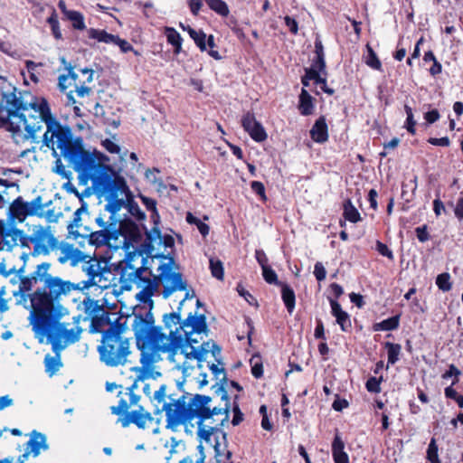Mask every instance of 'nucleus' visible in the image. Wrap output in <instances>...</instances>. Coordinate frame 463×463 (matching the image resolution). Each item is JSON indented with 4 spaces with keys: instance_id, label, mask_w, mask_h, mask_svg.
Wrapping results in <instances>:
<instances>
[{
    "instance_id": "obj_29",
    "label": "nucleus",
    "mask_w": 463,
    "mask_h": 463,
    "mask_svg": "<svg viewBox=\"0 0 463 463\" xmlns=\"http://www.w3.org/2000/svg\"><path fill=\"white\" fill-rule=\"evenodd\" d=\"M89 37L100 43L116 44L118 35L109 33L104 30L91 28L89 30Z\"/></svg>"
},
{
    "instance_id": "obj_12",
    "label": "nucleus",
    "mask_w": 463,
    "mask_h": 463,
    "mask_svg": "<svg viewBox=\"0 0 463 463\" xmlns=\"http://www.w3.org/2000/svg\"><path fill=\"white\" fill-rule=\"evenodd\" d=\"M33 232L31 234V244L33 246L31 251L32 257L47 256L52 250L59 249V241L51 225L33 224Z\"/></svg>"
},
{
    "instance_id": "obj_35",
    "label": "nucleus",
    "mask_w": 463,
    "mask_h": 463,
    "mask_svg": "<svg viewBox=\"0 0 463 463\" xmlns=\"http://www.w3.org/2000/svg\"><path fill=\"white\" fill-rule=\"evenodd\" d=\"M72 24V27L77 30H84L86 28L84 17L81 13L72 10L66 16Z\"/></svg>"
},
{
    "instance_id": "obj_15",
    "label": "nucleus",
    "mask_w": 463,
    "mask_h": 463,
    "mask_svg": "<svg viewBox=\"0 0 463 463\" xmlns=\"http://www.w3.org/2000/svg\"><path fill=\"white\" fill-rule=\"evenodd\" d=\"M82 270L88 275V280L84 282L83 288L96 286L101 289L108 288L111 286L110 279H105L100 281L105 275H110V272L105 269H101L99 263L96 260L85 261L82 265Z\"/></svg>"
},
{
    "instance_id": "obj_49",
    "label": "nucleus",
    "mask_w": 463,
    "mask_h": 463,
    "mask_svg": "<svg viewBox=\"0 0 463 463\" xmlns=\"http://www.w3.org/2000/svg\"><path fill=\"white\" fill-rule=\"evenodd\" d=\"M48 23L50 24L52 27V31L53 33V36L56 39H61V33L59 26V21L57 20L56 16L52 15L48 18Z\"/></svg>"
},
{
    "instance_id": "obj_13",
    "label": "nucleus",
    "mask_w": 463,
    "mask_h": 463,
    "mask_svg": "<svg viewBox=\"0 0 463 463\" xmlns=\"http://www.w3.org/2000/svg\"><path fill=\"white\" fill-rule=\"evenodd\" d=\"M24 266L16 270L15 269H6V265L4 261L0 262V274L5 277L13 275L10 279L12 286V294L15 300L16 305H22L25 308L27 307V300L29 298V277L24 275Z\"/></svg>"
},
{
    "instance_id": "obj_58",
    "label": "nucleus",
    "mask_w": 463,
    "mask_h": 463,
    "mask_svg": "<svg viewBox=\"0 0 463 463\" xmlns=\"http://www.w3.org/2000/svg\"><path fill=\"white\" fill-rule=\"evenodd\" d=\"M428 142L433 146H449L450 145V140L448 137H443L440 138L430 137Z\"/></svg>"
},
{
    "instance_id": "obj_16",
    "label": "nucleus",
    "mask_w": 463,
    "mask_h": 463,
    "mask_svg": "<svg viewBox=\"0 0 463 463\" xmlns=\"http://www.w3.org/2000/svg\"><path fill=\"white\" fill-rule=\"evenodd\" d=\"M62 215L60 212H55L52 202H43L42 196H37L31 201V216L44 218L47 223H55Z\"/></svg>"
},
{
    "instance_id": "obj_43",
    "label": "nucleus",
    "mask_w": 463,
    "mask_h": 463,
    "mask_svg": "<svg viewBox=\"0 0 463 463\" xmlns=\"http://www.w3.org/2000/svg\"><path fill=\"white\" fill-rule=\"evenodd\" d=\"M128 212L129 213L134 216L137 221H143L146 219V214L141 209L139 208L138 204L134 202L130 201L128 203Z\"/></svg>"
},
{
    "instance_id": "obj_31",
    "label": "nucleus",
    "mask_w": 463,
    "mask_h": 463,
    "mask_svg": "<svg viewBox=\"0 0 463 463\" xmlns=\"http://www.w3.org/2000/svg\"><path fill=\"white\" fill-rule=\"evenodd\" d=\"M167 42L175 47V52L179 53L182 49V37L179 33L172 27H165Z\"/></svg>"
},
{
    "instance_id": "obj_28",
    "label": "nucleus",
    "mask_w": 463,
    "mask_h": 463,
    "mask_svg": "<svg viewBox=\"0 0 463 463\" xmlns=\"http://www.w3.org/2000/svg\"><path fill=\"white\" fill-rule=\"evenodd\" d=\"M180 27L184 31H187L190 37L194 41V43L202 52L206 51V34L203 31H196L193 29L190 25L185 26L182 23H180Z\"/></svg>"
},
{
    "instance_id": "obj_3",
    "label": "nucleus",
    "mask_w": 463,
    "mask_h": 463,
    "mask_svg": "<svg viewBox=\"0 0 463 463\" xmlns=\"http://www.w3.org/2000/svg\"><path fill=\"white\" fill-rule=\"evenodd\" d=\"M217 392L224 401L223 407L211 406L212 397L203 394L192 395L184 392L176 395L167 392V386L162 384L153 395L155 413L165 412L166 427L176 430L179 426L194 427L196 420L197 435L201 440L211 442L212 435L229 419L230 402L227 391L218 387Z\"/></svg>"
},
{
    "instance_id": "obj_6",
    "label": "nucleus",
    "mask_w": 463,
    "mask_h": 463,
    "mask_svg": "<svg viewBox=\"0 0 463 463\" xmlns=\"http://www.w3.org/2000/svg\"><path fill=\"white\" fill-rule=\"evenodd\" d=\"M26 109L21 92L0 76V128L10 132L16 144L25 143L29 138Z\"/></svg>"
},
{
    "instance_id": "obj_52",
    "label": "nucleus",
    "mask_w": 463,
    "mask_h": 463,
    "mask_svg": "<svg viewBox=\"0 0 463 463\" xmlns=\"http://www.w3.org/2000/svg\"><path fill=\"white\" fill-rule=\"evenodd\" d=\"M0 51L14 58L20 56L17 51L13 49L9 43L0 42Z\"/></svg>"
},
{
    "instance_id": "obj_30",
    "label": "nucleus",
    "mask_w": 463,
    "mask_h": 463,
    "mask_svg": "<svg viewBox=\"0 0 463 463\" xmlns=\"http://www.w3.org/2000/svg\"><path fill=\"white\" fill-rule=\"evenodd\" d=\"M400 316H394L373 325L374 331H392L398 328Z\"/></svg>"
},
{
    "instance_id": "obj_46",
    "label": "nucleus",
    "mask_w": 463,
    "mask_h": 463,
    "mask_svg": "<svg viewBox=\"0 0 463 463\" xmlns=\"http://www.w3.org/2000/svg\"><path fill=\"white\" fill-rule=\"evenodd\" d=\"M381 380L382 378L377 379L376 377H370L365 383L367 391L373 393H379L381 392Z\"/></svg>"
},
{
    "instance_id": "obj_59",
    "label": "nucleus",
    "mask_w": 463,
    "mask_h": 463,
    "mask_svg": "<svg viewBox=\"0 0 463 463\" xmlns=\"http://www.w3.org/2000/svg\"><path fill=\"white\" fill-rule=\"evenodd\" d=\"M255 257L261 269L268 267V258L262 250H256Z\"/></svg>"
},
{
    "instance_id": "obj_62",
    "label": "nucleus",
    "mask_w": 463,
    "mask_h": 463,
    "mask_svg": "<svg viewBox=\"0 0 463 463\" xmlns=\"http://www.w3.org/2000/svg\"><path fill=\"white\" fill-rule=\"evenodd\" d=\"M115 45H118L122 52L126 53L133 50L132 45L126 40L118 37L117 43Z\"/></svg>"
},
{
    "instance_id": "obj_4",
    "label": "nucleus",
    "mask_w": 463,
    "mask_h": 463,
    "mask_svg": "<svg viewBox=\"0 0 463 463\" xmlns=\"http://www.w3.org/2000/svg\"><path fill=\"white\" fill-rule=\"evenodd\" d=\"M104 160H108L104 154L87 150L68 165L78 173L80 184L87 185L91 182L94 190L108 201L105 209L113 216L125 205L124 197L128 195V187L125 179L105 165Z\"/></svg>"
},
{
    "instance_id": "obj_20",
    "label": "nucleus",
    "mask_w": 463,
    "mask_h": 463,
    "mask_svg": "<svg viewBox=\"0 0 463 463\" xmlns=\"http://www.w3.org/2000/svg\"><path fill=\"white\" fill-rule=\"evenodd\" d=\"M59 249L60 255L58 257V261L61 264L70 262L71 266H76L86 257L82 251L68 243L61 245Z\"/></svg>"
},
{
    "instance_id": "obj_61",
    "label": "nucleus",
    "mask_w": 463,
    "mask_h": 463,
    "mask_svg": "<svg viewBox=\"0 0 463 463\" xmlns=\"http://www.w3.org/2000/svg\"><path fill=\"white\" fill-rule=\"evenodd\" d=\"M329 302L332 309V315L335 317H337V316H340L345 312L342 309L341 305L336 300L330 298Z\"/></svg>"
},
{
    "instance_id": "obj_60",
    "label": "nucleus",
    "mask_w": 463,
    "mask_h": 463,
    "mask_svg": "<svg viewBox=\"0 0 463 463\" xmlns=\"http://www.w3.org/2000/svg\"><path fill=\"white\" fill-rule=\"evenodd\" d=\"M243 420V413L241 411L239 405H234L233 407V418L232 420V424L234 426L239 425Z\"/></svg>"
},
{
    "instance_id": "obj_38",
    "label": "nucleus",
    "mask_w": 463,
    "mask_h": 463,
    "mask_svg": "<svg viewBox=\"0 0 463 463\" xmlns=\"http://www.w3.org/2000/svg\"><path fill=\"white\" fill-rule=\"evenodd\" d=\"M438 450L436 439L432 438L427 449V459L430 460V463H441L439 458Z\"/></svg>"
},
{
    "instance_id": "obj_9",
    "label": "nucleus",
    "mask_w": 463,
    "mask_h": 463,
    "mask_svg": "<svg viewBox=\"0 0 463 463\" xmlns=\"http://www.w3.org/2000/svg\"><path fill=\"white\" fill-rule=\"evenodd\" d=\"M137 379L135 380L125 392H118V404L111 406L110 411L112 414L119 416L118 422L123 428H128L133 423L138 429L145 430L147 422L151 423L154 419L150 412L146 411L143 406L138 405L141 397L135 393V390L137 388Z\"/></svg>"
},
{
    "instance_id": "obj_54",
    "label": "nucleus",
    "mask_w": 463,
    "mask_h": 463,
    "mask_svg": "<svg viewBox=\"0 0 463 463\" xmlns=\"http://www.w3.org/2000/svg\"><path fill=\"white\" fill-rule=\"evenodd\" d=\"M416 236L420 242L430 240V234L427 231V225H422L415 229Z\"/></svg>"
},
{
    "instance_id": "obj_26",
    "label": "nucleus",
    "mask_w": 463,
    "mask_h": 463,
    "mask_svg": "<svg viewBox=\"0 0 463 463\" xmlns=\"http://www.w3.org/2000/svg\"><path fill=\"white\" fill-rule=\"evenodd\" d=\"M281 298L285 304V307L289 314H291L295 308L296 296L293 288L288 284L282 283L281 285Z\"/></svg>"
},
{
    "instance_id": "obj_33",
    "label": "nucleus",
    "mask_w": 463,
    "mask_h": 463,
    "mask_svg": "<svg viewBox=\"0 0 463 463\" xmlns=\"http://www.w3.org/2000/svg\"><path fill=\"white\" fill-rule=\"evenodd\" d=\"M384 347L388 353V364H394L399 360V355L402 351V346L399 344L391 342L384 343Z\"/></svg>"
},
{
    "instance_id": "obj_55",
    "label": "nucleus",
    "mask_w": 463,
    "mask_h": 463,
    "mask_svg": "<svg viewBox=\"0 0 463 463\" xmlns=\"http://www.w3.org/2000/svg\"><path fill=\"white\" fill-rule=\"evenodd\" d=\"M314 275L318 281H322L326 279V271L321 262H317L315 264Z\"/></svg>"
},
{
    "instance_id": "obj_45",
    "label": "nucleus",
    "mask_w": 463,
    "mask_h": 463,
    "mask_svg": "<svg viewBox=\"0 0 463 463\" xmlns=\"http://www.w3.org/2000/svg\"><path fill=\"white\" fill-rule=\"evenodd\" d=\"M335 319H336V323L340 326L342 331L347 332L351 329V327H352L351 319H350V317L347 314V312H345L342 315L337 316V317H335Z\"/></svg>"
},
{
    "instance_id": "obj_57",
    "label": "nucleus",
    "mask_w": 463,
    "mask_h": 463,
    "mask_svg": "<svg viewBox=\"0 0 463 463\" xmlns=\"http://www.w3.org/2000/svg\"><path fill=\"white\" fill-rule=\"evenodd\" d=\"M102 145L105 147V149L111 154H118L120 151L119 146L109 139H105L102 142Z\"/></svg>"
},
{
    "instance_id": "obj_27",
    "label": "nucleus",
    "mask_w": 463,
    "mask_h": 463,
    "mask_svg": "<svg viewBox=\"0 0 463 463\" xmlns=\"http://www.w3.org/2000/svg\"><path fill=\"white\" fill-rule=\"evenodd\" d=\"M88 212V204L87 203L82 201L81 206L77 209L72 216V220L68 224V231L71 234L75 236L79 235V232L76 231L80 226L81 215Z\"/></svg>"
},
{
    "instance_id": "obj_56",
    "label": "nucleus",
    "mask_w": 463,
    "mask_h": 463,
    "mask_svg": "<svg viewBox=\"0 0 463 463\" xmlns=\"http://www.w3.org/2000/svg\"><path fill=\"white\" fill-rule=\"evenodd\" d=\"M250 188L255 194H259L262 199H266L265 187L261 182L252 181L250 183Z\"/></svg>"
},
{
    "instance_id": "obj_5",
    "label": "nucleus",
    "mask_w": 463,
    "mask_h": 463,
    "mask_svg": "<svg viewBox=\"0 0 463 463\" xmlns=\"http://www.w3.org/2000/svg\"><path fill=\"white\" fill-rule=\"evenodd\" d=\"M31 109L37 114L41 122L46 125V131L43 136V143L52 151V156L56 157L53 172L62 178L71 180V172L66 169L61 162V157L69 165L86 152L82 137H75L69 126L61 125L56 119L51 112L50 105L46 99L34 97L31 100Z\"/></svg>"
},
{
    "instance_id": "obj_40",
    "label": "nucleus",
    "mask_w": 463,
    "mask_h": 463,
    "mask_svg": "<svg viewBox=\"0 0 463 463\" xmlns=\"http://www.w3.org/2000/svg\"><path fill=\"white\" fill-rule=\"evenodd\" d=\"M142 202L146 205V209L152 212L151 217L155 225H157L159 222V214L156 211V202L154 199L147 197H142Z\"/></svg>"
},
{
    "instance_id": "obj_2",
    "label": "nucleus",
    "mask_w": 463,
    "mask_h": 463,
    "mask_svg": "<svg viewBox=\"0 0 463 463\" xmlns=\"http://www.w3.org/2000/svg\"><path fill=\"white\" fill-rule=\"evenodd\" d=\"M182 302H179L176 311L165 314L163 323L169 334L163 333L160 326L155 325V318L151 311L145 316L135 315L132 323V330L135 335L137 348L140 350V363L144 367H148L160 361L163 354H168L172 358L178 350L186 358L196 359L203 362L208 354L209 343L198 344L193 335L204 334L207 335L208 326L204 315H194L190 313L184 320L181 319Z\"/></svg>"
},
{
    "instance_id": "obj_22",
    "label": "nucleus",
    "mask_w": 463,
    "mask_h": 463,
    "mask_svg": "<svg viewBox=\"0 0 463 463\" xmlns=\"http://www.w3.org/2000/svg\"><path fill=\"white\" fill-rule=\"evenodd\" d=\"M311 138L317 143H324L328 139V129L324 116L319 117L310 129Z\"/></svg>"
},
{
    "instance_id": "obj_32",
    "label": "nucleus",
    "mask_w": 463,
    "mask_h": 463,
    "mask_svg": "<svg viewBox=\"0 0 463 463\" xmlns=\"http://www.w3.org/2000/svg\"><path fill=\"white\" fill-rule=\"evenodd\" d=\"M344 216L346 220L354 223L361 220L359 212L354 206L350 199L344 203Z\"/></svg>"
},
{
    "instance_id": "obj_11",
    "label": "nucleus",
    "mask_w": 463,
    "mask_h": 463,
    "mask_svg": "<svg viewBox=\"0 0 463 463\" xmlns=\"http://www.w3.org/2000/svg\"><path fill=\"white\" fill-rule=\"evenodd\" d=\"M159 275L158 279L163 285L162 296L164 298H168L174 292L185 290L184 298L180 301L182 306L188 298L194 297V290H187V283L183 279V275L180 272L172 270L171 262L163 263L158 268Z\"/></svg>"
},
{
    "instance_id": "obj_19",
    "label": "nucleus",
    "mask_w": 463,
    "mask_h": 463,
    "mask_svg": "<svg viewBox=\"0 0 463 463\" xmlns=\"http://www.w3.org/2000/svg\"><path fill=\"white\" fill-rule=\"evenodd\" d=\"M28 215L29 204L24 203L21 197H18L11 203L8 213V221L12 225L23 222Z\"/></svg>"
},
{
    "instance_id": "obj_8",
    "label": "nucleus",
    "mask_w": 463,
    "mask_h": 463,
    "mask_svg": "<svg viewBox=\"0 0 463 463\" xmlns=\"http://www.w3.org/2000/svg\"><path fill=\"white\" fill-rule=\"evenodd\" d=\"M128 327L126 322L116 321L104 330L98 352L100 361L109 367L125 365L131 354L130 338L125 334Z\"/></svg>"
},
{
    "instance_id": "obj_44",
    "label": "nucleus",
    "mask_w": 463,
    "mask_h": 463,
    "mask_svg": "<svg viewBox=\"0 0 463 463\" xmlns=\"http://www.w3.org/2000/svg\"><path fill=\"white\" fill-rule=\"evenodd\" d=\"M305 72V80H314L317 85L325 84V78H322L314 69L306 68Z\"/></svg>"
},
{
    "instance_id": "obj_10",
    "label": "nucleus",
    "mask_w": 463,
    "mask_h": 463,
    "mask_svg": "<svg viewBox=\"0 0 463 463\" xmlns=\"http://www.w3.org/2000/svg\"><path fill=\"white\" fill-rule=\"evenodd\" d=\"M141 239V231L133 222L124 221L118 227L103 228L89 234V241L96 247L108 245L118 248L122 244L127 254Z\"/></svg>"
},
{
    "instance_id": "obj_51",
    "label": "nucleus",
    "mask_w": 463,
    "mask_h": 463,
    "mask_svg": "<svg viewBox=\"0 0 463 463\" xmlns=\"http://www.w3.org/2000/svg\"><path fill=\"white\" fill-rule=\"evenodd\" d=\"M376 250L381 255L387 257L389 260H393L392 251L388 248L386 244L381 242L380 241H376Z\"/></svg>"
},
{
    "instance_id": "obj_39",
    "label": "nucleus",
    "mask_w": 463,
    "mask_h": 463,
    "mask_svg": "<svg viewBox=\"0 0 463 463\" xmlns=\"http://www.w3.org/2000/svg\"><path fill=\"white\" fill-rule=\"evenodd\" d=\"M210 269L212 275L217 279H223V266L222 262L219 260L210 259Z\"/></svg>"
},
{
    "instance_id": "obj_42",
    "label": "nucleus",
    "mask_w": 463,
    "mask_h": 463,
    "mask_svg": "<svg viewBox=\"0 0 463 463\" xmlns=\"http://www.w3.org/2000/svg\"><path fill=\"white\" fill-rule=\"evenodd\" d=\"M262 275L265 281L269 284H276L279 286L282 284V282L278 280L276 272L269 266L262 269Z\"/></svg>"
},
{
    "instance_id": "obj_63",
    "label": "nucleus",
    "mask_w": 463,
    "mask_h": 463,
    "mask_svg": "<svg viewBox=\"0 0 463 463\" xmlns=\"http://www.w3.org/2000/svg\"><path fill=\"white\" fill-rule=\"evenodd\" d=\"M424 118L428 123L432 124L439 118V113L437 109H432L425 113Z\"/></svg>"
},
{
    "instance_id": "obj_18",
    "label": "nucleus",
    "mask_w": 463,
    "mask_h": 463,
    "mask_svg": "<svg viewBox=\"0 0 463 463\" xmlns=\"http://www.w3.org/2000/svg\"><path fill=\"white\" fill-rule=\"evenodd\" d=\"M241 124L244 130L254 141L262 142L267 139V133L263 126L256 120L253 113H246L242 117Z\"/></svg>"
},
{
    "instance_id": "obj_25",
    "label": "nucleus",
    "mask_w": 463,
    "mask_h": 463,
    "mask_svg": "<svg viewBox=\"0 0 463 463\" xmlns=\"http://www.w3.org/2000/svg\"><path fill=\"white\" fill-rule=\"evenodd\" d=\"M298 109L300 114L303 116H308L313 113V98L306 89H302L301 93L299 95Z\"/></svg>"
},
{
    "instance_id": "obj_23",
    "label": "nucleus",
    "mask_w": 463,
    "mask_h": 463,
    "mask_svg": "<svg viewBox=\"0 0 463 463\" xmlns=\"http://www.w3.org/2000/svg\"><path fill=\"white\" fill-rule=\"evenodd\" d=\"M48 449L46 436L36 430L31 431V454L37 457L41 450Z\"/></svg>"
},
{
    "instance_id": "obj_7",
    "label": "nucleus",
    "mask_w": 463,
    "mask_h": 463,
    "mask_svg": "<svg viewBox=\"0 0 463 463\" xmlns=\"http://www.w3.org/2000/svg\"><path fill=\"white\" fill-rule=\"evenodd\" d=\"M146 258L141 252H128L124 260H120L115 269L119 275V282L124 289H130L135 284L141 290L137 298L144 303L151 301V298L157 288L156 283L149 278L143 276L147 270Z\"/></svg>"
},
{
    "instance_id": "obj_41",
    "label": "nucleus",
    "mask_w": 463,
    "mask_h": 463,
    "mask_svg": "<svg viewBox=\"0 0 463 463\" xmlns=\"http://www.w3.org/2000/svg\"><path fill=\"white\" fill-rule=\"evenodd\" d=\"M450 276L449 273H441L436 279L438 288L446 292L451 289V283L449 282Z\"/></svg>"
},
{
    "instance_id": "obj_17",
    "label": "nucleus",
    "mask_w": 463,
    "mask_h": 463,
    "mask_svg": "<svg viewBox=\"0 0 463 463\" xmlns=\"http://www.w3.org/2000/svg\"><path fill=\"white\" fill-rule=\"evenodd\" d=\"M22 231L8 228L4 221H0V250H11L19 242L24 244Z\"/></svg>"
},
{
    "instance_id": "obj_37",
    "label": "nucleus",
    "mask_w": 463,
    "mask_h": 463,
    "mask_svg": "<svg viewBox=\"0 0 463 463\" xmlns=\"http://www.w3.org/2000/svg\"><path fill=\"white\" fill-rule=\"evenodd\" d=\"M366 48L368 51V55L365 58V63L369 67H371L374 70H381L382 63H381L380 60L378 59L375 52L373 50V48L369 44L366 45Z\"/></svg>"
},
{
    "instance_id": "obj_36",
    "label": "nucleus",
    "mask_w": 463,
    "mask_h": 463,
    "mask_svg": "<svg viewBox=\"0 0 463 463\" xmlns=\"http://www.w3.org/2000/svg\"><path fill=\"white\" fill-rule=\"evenodd\" d=\"M186 222L190 224H194L197 226V229L199 230L200 233L205 237L209 233V226L203 222L200 219L194 216L191 213H187L186 214Z\"/></svg>"
},
{
    "instance_id": "obj_47",
    "label": "nucleus",
    "mask_w": 463,
    "mask_h": 463,
    "mask_svg": "<svg viewBox=\"0 0 463 463\" xmlns=\"http://www.w3.org/2000/svg\"><path fill=\"white\" fill-rule=\"evenodd\" d=\"M460 371L454 364H450L449 370L442 374V378L447 379L454 376V379L451 383L452 385H454L458 382V375H460Z\"/></svg>"
},
{
    "instance_id": "obj_1",
    "label": "nucleus",
    "mask_w": 463,
    "mask_h": 463,
    "mask_svg": "<svg viewBox=\"0 0 463 463\" xmlns=\"http://www.w3.org/2000/svg\"><path fill=\"white\" fill-rule=\"evenodd\" d=\"M51 267L50 262L44 261L36 265L31 273V286L43 284L31 294V325L40 344L52 345L55 355L47 354L44 364L46 373L52 376L62 366L61 352L77 343L83 329L80 326V316L73 317L72 323L61 321L69 314L68 309L61 304V297L79 287L52 276Z\"/></svg>"
},
{
    "instance_id": "obj_53",
    "label": "nucleus",
    "mask_w": 463,
    "mask_h": 463,
    "mask_svg": "<svg viewBox=\"0 0 463 463\" xmlns=\"http://www.w3.org/2000/svg\"><path fill=\"white\" fill-rule=\"evenodd\" d=\"M111 222H105L104 219L99 215L95 219L96 223L100 228V230H103V228H110V227H118L117 222L114 220L113 216L109 217Z\"/></svg>"
},
{
    "instance_id": "obj_64",
    "label": "nucleus",
    "mask_w": 463,
    "mask_h": 463,
    "mask_svg": "<svg viewBox=\"0 0 463 463\" xmlns=\"http://www.w3.org/2000/svg\"><path fill=\"white\" fill-rule=\"evenodd\" d=\"M455 216L462 220L463 219V197H460L456 204L455 210H454Z\"/></svg>"
},
{
    "instance_id": "obj_24",
    "label": "nucleus",
    "mask_w": 463,
    "mask_h": 463,
    "mask_svg": "<svg viewBox=\"0 0 463 463\" xmlns=\"http://www.w3.org/2000/svg\"><path fill=\"white\" fill-rule=\"evenodd\" d=\"M345 443L339 435H335L332 443V454L335 463H349L348 455L345 452Z\"/></svg>"
},
{
    "instance_id": "obj_50",
    "label": "nucleus",
    "mask_w": 463,
    "mask_h": 463,
    "mask_svg": "<svg viewBox=\"0 0 463 463\" xmlns=\"http://www.w3.org/2000/svg\"><path fill=\"white\" fill-rule=\"evenodd\" d=\"M180 447L184 448V444L181 440H178L176 438L172 437L170 439V456L166 458V460H169L174 456V454L177 453Z\"/></svg>"
},
{
    "instance_id": "obj_34",
    "label": "nucleus",
    "mask_w": 463,
    "mask_h": 463,
    "mask_svg": "<svg viewBox=\"0 0 463 463\" xmlns=\"http://www.w3.org/2000/svg\"><path fill=\"white\" fill-rule=\"evenodd\" d=\"M205 2L210 9L222 16H227L230 13L227 4L222 0H205Z\"/></svg>"
},
{
    "instance_id": "obj_21",
    "label": "nucleus",
    "mask_w": 463,
    "mask_h": 463,
    "mask_svg": "<svg viewBox=\"0 0 463 463\" xmlns=\"http://www.w3.org/2000/svg\"><path fill=\"white\" fill-rule=\"evenodd\" d=\"M84 311L87 315L86 318L91 320V325L97 326L103 320V315L105 313L102 306L99 305L98 301L93 299H88L83 302Z\"/></svg>"
},
{
    "instance_id": "obj_14",
    "label": "nucleus",
    "mask_w": 463,
    "mask_h": 463,
    "mask_svg": "<svg viewBox=\"0 0 463 463\" xmlns=\"http://www.w3.org/2000/svg\"><path fill=\"white\" fill-rule=\"evenodd\" d=\"M164 244L165 247H173L175 241L170 235L162 236L161 232L157 225H155L150 231H146V239L134 243L133 250L131 252H141L142 257L153 256L155 250V244Z\"/></svg>"
},
{
    "instance_id": "obj_48",
    "label": "nucleus",
    "mask_w": 463,
    "mask_h": 463,
    "mask_svg": "<svg viewBox=\"0 0 463 463\" xmlns=\"http://www.w3.org/2000/svg\"><path fill=\"white\" fill-rule=\"evenodd\" d=\"M314 69L317 72L326 74V61L325 57H316L313 61V63L310 67Z\"/></svg>"
}]
</instances>
